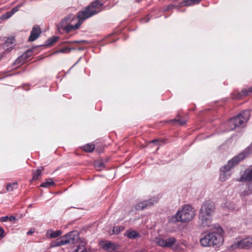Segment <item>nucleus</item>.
Here are the masks:
<instances>
[{
    "mask_svg": "<svg viewBox=\"0 0 252 252\" xmlns=\"http://www.w3.org/2000/svg\"><path fill=\"white\" fill-rule=\"evenodd\" d=\"M252 92V88H249L248 89L245 88L243 89L240 93L238 94L239 97H242L245 95H247L249 94L250 93Z\"/></svg>",
    "mask_w": 252,
    "mask_h": 252,
    "instance_id": "nucleus-23",
    "label": "nucleus"
},
{
    "mask_svg": "<svg viewBox=\"0 0 252 252\" xmlns=\"http://www.w3.org/2000/svg\"><path fill=\"white\" fill-rule=\"evenodd\" d=\"M212 216L199 215V218L200 221V225L204 228H210L212 225Z\"/></svg>",
    "mask_w": 252,
    "mask_h": 252,
    "instance_id": "nucleus-9",
    "label": "nucleus"
},
{
    "mask_svg": "<svg viewBox=\"0 0 252 252\" xmlns=\"http://www.w3.org/2000/svg\"><path fill=\"white\" fill-rule=\"evenodd\" d=\"M41 32L40 28L38 26H34L29 37V41H33L35 40L39 37Z\"/></svg>",
    "mask_w": 252,
    "mask_h": 252,
    "instance_id": "nucleus-13",
    "label": "nucleus"
},
{
    "mask_svg": "<svg viewBox=\"0 0 252 252\" xmlns=\"http://www.w3.org/2000/svg\"><path fill=\"white\" fill-rule=\"evenodd\" d=\"M101 5L100 2L96 0L88 5L84 10L79 11L76 17L72 14L67 15L57 25L58 30L68 33L78 30L84 20L98 13V9Z\"/></svg>",
    "mask_w": 252,
    "mask_h": 252,
    "instance_id": "nucleus-1",
    "label": "nucleus"
},
{
    "mask_svg": "<svg viewBox=\"0 0 252 252\" xmlns=\"http://www.w3.org/2000/svg\"><path fill=\"white\" fill-rule=\"evenodd\" d=\"M87 42L86 41H85V40H80V41H78V40H76V41H71V42H70L69 43H86Z\"/></svg>",
    "mask_w": 252,
    "mask_h": 252,
    "instance_id": "nucleus-37",
    "label": "nucleus"
},
{
    "mask_svg": "<svg viewBox=\"0 0 252 252\" xmlns=\"http://www.w3.org/2000/svg\"><path fill=\"white\" fill-rule=\"evenodd\" d=\"M75 252H88L83 244L79 245L75 250Z\"/></svg>",
    "mask_w": 252,
    "mask_h": 252,
    "instance_id": "nucleus-30",
    "label": "nucleus"
},
{
    "mask_svg": "<svg viewBox=\"0 0 252 252\" xmlns=\"http://www.w3.org/2000/svg\"><path fill=\"white\" fill-rule=\"evenodd\" d=\"M250 117V112L249 110H245L236 117L231 118L227 122L229 126L228 130H232L238 127L242 126L249 120Z\"/></svg>",
    "mask_w": 252,
    "mask_h": 252,
    "instance_id": "nucleus-5",
    "label": "nucleus"
},
{
    "mask_svg": "<svg viewBox=\"0 0 252 252\" xmlns=\"http://www.w3.org/2000/svg\"><path fill=\"white\" fill-rule=\"evenodd\" d=\"M175 120L178 121L180 123V125L181 126H183L185 124H186V120H183V119H178L177 120Z\"/></svg>",
    "mask_w": 252,
    "mask_h": 252,
    "instance_id": "nucleus-36",
    "label": "nucleus"
},
{
    "mask_svg": "<svg viewBox=\"0 0 252 252\" xmlns=\"http://www.w3.org/2000/svg\"><path fill=\"white\" fill-rule=\"evenodd\" d=\"M94 165L96 169L99 171L101 170L104 168V162L101 159L96 160L94 163Z\"/></svg>",
    "mask_w": 252,
    "mask_h": 252,
    "instance_id": "nucleus-20",
    "label": "nucleus"
},
{
    "mask_svg": "<svg viewBox=\"0 0 252 252\" xmlns=\"http://www.w3.org/2000/svg\"><path fill=\"white\" fill-rule=\"evenodd\" d=\"M124 230V227L122 226H117L113 227L112 229V234H119L120 232Z\"/></svg>",
    "mask_w": 252,
    "mask_h": 252,
    "instance_id": "nucleus-28",
    "label": "nucleus"
},
{
    "mask_svg": "<svg viewBox=\"0 0 252 252\" xmlns=\"http://www.w3.org/2000/svg\"><path fill=\"white\" fill-rule=\"evenodd\" d=\"M54 185V182L52 179H48L46 180V182L43 183L41 185V187L43 188H48Z\"/></svg>",
    "mask_w": 252,
    "mask_h": 252,
    "instance_id": "nucleus-27",
    "label": "nucleus"
},
{
    "mask_svg": "<svg viewBox=\"0 0 252 252\" xmlns=\"http://www.w3.org/2000/svg\"><path fill=\"white\" fill-rule=\"evenodd\" d=\"M158 141V140H155L151 141V143H155Z\"/></svg>",
    "mask_w": 252,
    "mask_h": 252,
    "instance_id": "nucleus-43",
    "label": "nucleus"
},
{
    "mask_svg": "<svg viewBox=\"0 0 252 252\" xmlns=\"http://www.w3.org/2000/svg\"><path fill=\"white\" fill-rule=\"evenodd\" d=\"M237 248L240 249L239 241L234 242L233 244L227 247L228 250L230 251H233Z\"/></svg>",
    "mask_w": 252,
    "mask_h": 252,
    "instance_id": "nucleus-25",
    "label": "nucleus"
},
{
    "mask_svg": "<svg viewBox=\"0 0 252 252\" xmlns=\"http://www.w3.org/2000/svg\"><path fill=\"white\" fill-rule=\"evenodd\" d=\"M95 149L94 144L92 143L87 144L83 146V150L88 153L93 152Z\"/></svg>",
    "mask_w": 252,
    "mask_h": 252,
    "instance_id": "nucleus-21",
    "label": "nucleus"
},
{
    "mask_svg": "<svg viewBox=\"0 0 252 252\" xmlns=\"http://www.w3.org/2000/svg\"><path fill=\"white\" fill-rule=\"evenodd\" d=\"M4 230L2 228L0 227V237L2 236L3 234L4 233Z\"/></svg>",
    "mask_w": 252,
    "mask_h": 252,
    "instance_id": "nucleus-41",
    "label": "nucleus"
},
{
    "mask_svg": "<svg viewBox=\"0 0 252 252\" xmlns=\"http://www.w3.org/2000/svg\"><path fill=\"white\" fill-rule=\"evenodd\" d=\"M8 220H9L10 221H13L16 220V218L14 216H11L10 217H9Z\"/></svg>",
    "mask_w": 252,
    "mask_h": 252,
    "instance_id": "nucleus-39",
    "label": "nucleus"
},
{
    "mask_svg": "<svg viewBox=\"0 0 252 252\" xmlns=\"http://www.w3.org/2000/svg\"><path fill=\"white\" fill-rule=\"evenodd\" d=\"M157 202L158 200L156 198H152L149 200L140 202L135 206V209L137 210H143L148 206L156 203Z\"/></svg>",
    "mask_w": 252,
    "mask_h": 252,
    "instance_id": "nucleus-10",
    "label": "nucleus"
},
{
    "mask_svg": "<svg viewBox=\"0 0 252 252\" xmlns=\"http://www.w3.org/2000/svg\"><path fill=\"white\" fill-rule=\"evenodd\" d=\"M223 230L220 225L216 224L213 231L204 235L200 240L201 245L203 247L220 246L223 241L222 235Z\"/></svg>",
    "mask_w": 252,
    "mask_h": 252,
    "instance_id": "nucleus-3",
    "label": "nucleus"
},
{
    "mask_svg": "<svg viewBox=\"0 0 252 252\" xmlns=\"http://www.w3.org/2000/svg\"><path fill=\"white\" fill-rule=\"evenodd\" d=\"M62 231L60 230L54 231L52 229L48 230L46 232V236L48 238H56L62 234Z\"/></svg>",
    "mask_w": 252,
    "mask_h": 252,
    "instance_id": "nucleus-16",
    "label": "nucleus"
},
{
    "mask_svg": "<svg viewBox=\"0 0 252 252\" xmlns=\"http://www.w3.org/2000/svg\"><path fill=\"white\" fill-rule=\"evenodd\" d=\"M195 217V212L192 207L185 205L179 209L172 220L174 222H188Z\"/></svg>",
    "mask_w": 252,
    "mask_h": 252,
    "instance_id": "nucleus-4",
    "label": "nucleus"
},
{
    "mask_svg": "<svg viewBox=\"0 0 252 252\" xmlns=\"http://www.w3.org/2000/svg\"><path fill=\"white\" fill-rule=\"evenodd\" d=\"M201 0H179L178 3H175L174 6H189L198 3Z\"/></svg>",
    "mask_w": 252,
    "mask_h": 252,
    "instance_id": "nucleus-12",
    "label": "nucleus"
},
{
    "mask_svg": "<svg viewBox=\"0 0 252 252\" xmlns=\"http://www.w3.org/2000/svg\"><path fill=\"white\" fill-rule=\"evenodd\" d=\"M155 241L160 247L170 248L175 244L176 240L174 237L165 238L159 236L156 238Z\"/></svg>",
    "mask_w": 252,
    "mask_h": 252,
    "instance_id": "nucleus-7",
    "label": "nucleus"
},
{
    "mask_svg": "<svg viewBox=\"0 0 252 252\" xmlns=\"http://www.w3.org/2000/svg\"><path fill=\"white\" fill-rule=\"evenodd\" d=\"M125 235H126L128 238L134 239L139 237V234L136 231L132 230L130 231H127Z\"/></svg>",
    "mask_w": 252,
    "mask_h": 252,
    "instance_id": "nucleus-22",
    "label": "nucleus"
},
{
    "mask_svg": "<svg viewBox=\"0 0 252 252\" xmlns=\"http://www.w3.org/2000/svg\"><path fill=\"white\" fill-rule=\"evenodd\" d=\"M20 6L18 5L12 9L11 11H10V12L11 13V15H13L15 12H17L19 10Z\"/></svg>",
    "mask_w": 252,
    "mask_h": 252,
    "instance_id": "nucleus-34",
    "label": "nucleus"
},
{
    "mask_svg": "<svg viewBox=\"0 0 252 252\" xmlns=\"http://www.w3.org/2000/svg\"><path fill=\"white\" fill-rule=\"evenodd\" d=\"M100 245L104 250L110 252L114 251L116 248L114 244L108 241L102 242Z\"/></svg>",
    "mask_w": 252,
    "mask_h": 252,
    "instance_id": "nucleus-15",
    "label": "nucleus"
},
{
    "mask_svg": "<svg viewBox=\"0 0 252 252\" xmlns=\"http://www.w3.org/2000/svg\"><path fill=\"white\" fill-rule=\"evenodd\" d=\"M215 210V205L213 202L210 201L205 202L199 211V215L213 216Z\"/></svg>",
    "mask_w": 252,
    "mask_h": 252,
    "instance_id": "nucleus-8",
    "label": "nucleus"
},
{
    "mask_svg": "<svg viewBox=\"0 0 252 252\" xmlns=\"http://www.w3.org/2000/svg\"><path fill=\"white\" fill-rule=\"evenodd\" d=\"M43 170V168L41 167V169H37V170L33 171V176H32V180H37L38 179L39 177L41 175L42 170Z\"/></svg>",
    "mask_w": 252,
    "mask_h": 252,
    "instance_id": "nucleus-26",
    "label": "nucleus"
},
{
    "mask_svg": "<svg viewBox=\"0 0 252 252\" xmlns=\"http://www.w3.org/2000/svg\"><path fill=\"white\" fill-rule=\"evenodd\" d=\"M32 55V50H29L25 52L20 57H18L15 62V64L17 66H20L22 63L26 62L27 59Z\"/></svg>",
    "mask_w": 252,
    "mask_h": 252,
    "instance_id": "nucleus-11",
    "label": "nucleus"
},
{
    "mask_svg": "<svg viewBox=\"0 0 252 252\" xmlns=\"http://www.w3.org/2000/svg\"><path fill=\"white\" fill-rule=\"evenodd\" d=\"M223 207L231 211L238 210V208L236 206L233 202L231 201H226L224 202L223 204Z\"/></svg>",
    "mask_w": 252,
    "mask_h": 252,
    "instance_id": "nucleus-18",
    "label": "nucleus"
},
{
    "mask_svg": "<svg viewBox=\"0 0 252 252\" xmlns=\"http://www.w3.org/2000/svg\"><path fill=\"white\" fill-rule=\"evenodd\" d=\"M144 20L145 21V22H148L150 20V18L149 17L145 18Z\"/></svg>",
    "mask_w": 252,
    "mask_h": 252,
    "instance_id": "nucleus-42",
    "label": "nucleus"
},
{
    "mask_svg": "<svg viewBox=\"0 0 252 252\" xmlns=\"http://www.w3.org/2000/svg\"><path fill=\"white\" fill-rule=\"evenodd\" d=\"M12 15H11L10 11L7 12L5 14L2 15L0 17V19L2 20H5L8 19L10 17H11Z\"/></svg>",
    "mask_w": 252,
    "mask_h": 252,
    "instance_id": "nucleus-32",
    "label": "nucleus"
},
{
    "mask_svg": "<svg viewBox=\"0 0 252 252\" xmlns=\"http://www.w3.org/2000/svg\"><path fill=\"white\" fill-rule=\"evenodd\" d=\"M252 153V147L249 146L242 153L229 160L220 171V179L221 182L225 181L231 175V169L238 164L242 160L249 156Z\"/></svg>",
    "mask_w": 252,
    "mask_h": 252,
    "instance_id": "nucleus-2",
    "label": "nucleus"
},
{
    "mask_svg": "<svg viewBox=\"0 0 252 252\" xmlns=\"http://www.w3.org/2000/svg\"><path fill=\"white\" fill-rule=\"evenodd\" d=\"M72 50H75V48H70L68 47H65L64 48H63L62 49H61L59 50L56 51V52H55L54 53V54H58L60 53H69Z\"/></svg>",
    "mask_w": 252,
    "mask_h": 252,
    "instance_id": "nucleus-24",
    "label": "nucleus"
},
{
    "mask_svg": "<svg viewBox=\"0 0 252 252\" xmlns=\"http://www.w3.org/2000/svg\"><path fill=\"white\" fill-rule=\"evenodd\" d=\"M9 219V217L8 216H5L0 218V221L1 222H5L7 221Z\"/></svg>",
    "mask_w": 252,
    "mask_h": 252,
    "instance_id": "nucleus-35",
    "label": "nucleus"
},
{
    "mask_svg": "<svg viewBox=\"0 0 252 252\" xmlns=\"http://www.w3.org/2000/svg\"><path fill=\"white\" fill-rule=\"evenodd\" d=\"M17 186L16 183H13L12 184H8L6 187L7 191H12L16 188Z\"/></svg>",
    "mask_w": 252,
    "mask_h": 252,
    "instance_id": "nucleus-29",
    "label": "nucleus"
},
{
    "mask_svg": "<svg viewBox=\"0 0 252 252\" xmlns=\"http://www.w3.org/2000/svg\"><path fill=\"white\" fill-rule=\"evenodd\" d=\"M34 232V230L31 229L29 231L27 232V234L28 235L32 234Z\"/></svg>",
    "mask_w": 252,
    "mask_h": 252,
    "instance_id": "nucleus-40",
    "label": "nucleus"
},
{
    "mask_svg": "<svg viewBox=\"0 0 252 252\" xmlns=\"http://www.w3.org/2000/svg\"><path fill=\"white\" fill-rule=\"evenodd\" d=\"M240 249H250L252 247V238H246L239 241Z\"/></svg>",
    "mask_w": 252,
    "mask_h": 252,
    "instance_id": "nucleus-14",
    "label": "nucleus"
},
{
    "mask_svg": "<svg viewBox=\"0 0 252 252\" xmlns=\"http://www.w3.org/2000/svg\"><path fill=\"white\" fill-rule=\"evenodd\" d=\"M252 181V169L246 171L241 177L239 181Z\"/></svg>",
    "mask_w": 252,
    "mask_h": 252,
    "instance_id": "nucleus-17",
    "label": "nucleus"
},
{
    "mask_svg": "<svg viewBox=\"0 0 252 252\" xmlns=\"http://www.w3.org/2000/svg\"><path fill=\"white\" fill-rule=\"evenodd\" d=\"M59 39L58 37L53 36L52 37L49 38L47 41V44L48 45H52L58 41Z\"/></svg>",
    "mask_w": 252,
    "mask_h": 252,
    "instance_id": "nucleus-31",
    "label": "nucleus"
},
{
    "mask_svg": "<svg viewBox=\"0 0 252 252\" xmlns=\"http://www.w3.org/2000/svg\"><path fill=\"white\" fill-rule=\"evenodd\" d=\"M13 40V38H9L7 39L3 45V48H7V50L11 49L13 47V45L14 44Z\"/></svg>",
    "mask_w": 252,
    "mask_h": 252,
    "instance_id": "nucleus-19",
    "label": "nucleus"
},
{
    "mask_svg": "<svg viewBox=\"0 0 252 252\" xmlns=\"http://www.w3.org/2000/svg\"><path fill=\"white\" fill-rule=\"evenodd\" d=\"M248 188L250 190V191L251 192H252V181H251V182H250L248 185Z\"/></svg>",
    "mask_w": 252,
    "mask_h": 252,
    "instance_id": "nucleus-38",
    "label": "nucleus"
},
{
    "mask_svg": "<svg viewBox=\"0 0 252 252\" xmlns=\"http://www.w3.org/2000/svg\"><path fill=\"white\" fill-rule=\"evenodd\" d=\"M251 193H252V192H251L249 189L248 188V189H246L243 191L242 192H241L240 195L242 197V198H243L244 197L249 195Z\"/></svg>",
    "mask_w": 252,
    "mask_h": 252,
    "instance_id": "nucleus-33",
    "label": "nucleus"
},
{
    "mask_svg": "<svg viewBox=\"0 0 252 252\" xmlns=\"http://www.w3.org/2000/svg\"><path fill=\"white\" fill-rule=\"evenodd\" d=\"M79 239L78 234L76 231L70 232L66 235L62 237L60 239L57 240L55 246L64 245L68 243H74Z\"/></svg>",
    "mask_w": 252,
    "mask_h": 252,
    "instance_id": "nucleus-6",
    "label": "nucleus"
}]
</instances>
